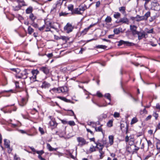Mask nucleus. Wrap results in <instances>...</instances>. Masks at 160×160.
<instances>
[{
	"instance_id": "obj_1",
	"label": "nucleus",
	"mask_w": 160,
	"mask_h": 160,
	"mask_svg": "<svg viewBox=\"0 0 160 160\" xmlns=\"http://www.w3.org/2000/svg\"><path fill=\"white\" fill-rule=\"evenodd\" d=\"M26 70L25 69L22 73H20V70L18 68H11V71L12 72V73L15 75L17 79H25L27 76L26 73Z\"/></svg>"
},
{
	"instance_id": "obj_2",
	"label": "nucleus",
	"mask_w": 160,
	"mask_h": 160,
	"mask_svg": "<svg viewBox=\"0 0 160 160\" xmlns=\"http://www.w3.org/2000/svg\"><path fill=\"white\" fill-rule=\"evenodd\" d=\"M21 83H19V82L18 81H16L15 82V84L16 85V90H14L12 89H11V93H16L17 92L20 91V90H18L19 88H22V85L24 83V82H21Z\"/></svg>"
},
{
	"instance_id": "obj_3",
	"label": "nucleus",
	"mask_w": 160,
	"mask_h": 160,
	"mask_svg": "<svg viewBox=\"0 0 160 160\" xmlns=\"http://www.w3.org/2000/svg\"><path fill=\"white\" fill-rule=\"evenodd\" d=\"M122 44H124V45L128 46H132L134 45V44L132 42H129L128 41H125L122 40H121L118 42V46H119Z\"/></svg>"
},
{
	"instance_id": "obj_4",
	"label": "nucleus",
	"mask_w": 160,
	"mask_h": 160,
	"mask_svg": "<svg viewBox=\"0 0 160 160\" xmlns=\"http://www.w3.org/2000/svg\"><path fill=\"white\" fill-rule=\"evenodd\" d=\"M77 139L78 142L79 143L78 145L82 146L87 144L86 140L82 137H78L77 138Z\"/></svg>"
},
{
	"instance_id": "obj_5",
	"label": "nucleus",
	"mask_w": 160,
	"mask_h": 160,
	"mask_svg": "<svg viewBox=\"0 0 160 160\" xmlns=\"http://www.w3.org/2000/svg\"><path fill=\"white\" fill-rule=\"evenodd\" d=\"M73 28L72 25L69 23H68L64 27V30L66 31V32L67 33H69L70 32H71Z\"/></svg>"
},
{
	"instance_id": "obj_6",
	"label": "nucleus",
	"mask_w": 160,
	"mask_h": 160,
	"mask_svg": "<svg viewBox=\"0 0 160 160\" xmlns=\"http://www.w3.org/2000/svg\"><path fill=\"white\" fill-rule=\"evenodd\" d=\"M136 35L138 36V39L139 40H141L142 38H145V36L147 35L146 33L143 31L142 32H137Z\"/></svg>"
},
{
	"instance_id": "obj_7",
	"label": "nucleus",
	"mask_w": 160,
	"mask_h": 160,
	"mask_svg": "<svg viewBox=\"0 0 160 160\" xmlns=\"http://www.w3.org/2000/svg\"><path fill=\"white\" fill-rule=\"evenodd\" d=\"M116 22L117 23L121 22L122 23L126 24H128L129 23V20L128 19L125 17L121 18L118 21H117Z\"/></svg>"
},
{
	"instance_id": "obj_8",
	"label": "nucleus",
	"mask_w": 160,
	"mask_h": 160,
	"mask_svg": "<svg viewBox=\"0 0 160 160\" xmlns=\"http://www.w3.org/2000/svg\"><path fill=\"white\" fill-rule=\"evenodd\" d=\"M39 73V71L37 70H33L32 71L31 73L32 76L29 77V78L32 79H36L37 75Z\"/></svg>"
},
{
	"instance_id": "obj_9",
	"label": "nucleus",
	"mask_w": 160,
	"mask_h": 160,
	"mask_svg": "<svg viewBox=\"0 0 160 160\" xmlns=\"http://www.w3.org/2000/svg\"><path fill=\"white\" fill-rule=\"evenodd\" d=\"M130 27L132 35L135 36L138 32L137 31V27L134 25H130Z\"/></svg>"
},
{
	"instance_id": "obj_10",
	"label": "nucleus",
	"mask_w": 160,
	"mask_h": 160,
	"mask_svg": "<svg viewBox=\"0 0 160 160\" xmlns=\"http://www.w3.org/2000/svg\"><path fill=\"white\" fill-rule=\"evenodd\" d=\"M11 1H16L18 2V5L14 6H12V9L14 11H18L20 10L22 7V6L19 4L20 0H12Z\"/></svg>"
},
{
	"instance_id": "obj_11",
	"label": "nucleus",
	"mask_w": 160,
	"mask_h": 160,
	"mask_svg": "<svg viewBox=\"0 0 160 160\" xmlns=\"http://www.w3.org/2000/svg\"><path fill=\"white\" fill-rule=\"evenodd\" d=\"M125 127V129H126V134H127L128 131V125L126 123H121L120 124V128L122 130L123 128H124Z\"/></svg>"
},
{
	"instance_id": "obj_12",
	"label": "nucleus",
	"mask_w": 160,
	"mask_h": 160,
	"mask_svg": "<svg viewBox=\"0 0 160 160\" xmlns=\"http://www.w3.org/2000/svg\"><path fill=\"white\" fill-rule=\"evenodd\" d=\"M59 88V93L61 92H67L68 91L67 87L64 86Z\"/></svg>"
},
{
	"instance_id": "obj_13",
	"label": "nucleus",
	"mask_w": 160,
	"mask_h": 160,
	"mask_svg": "<svg viewBox=\"0 0 160 160\" xmlns=\"http://www.w3.org/2000/svg\"><path fill=\"white\" fill-rule=\"evenodd\" d=\"M51 86L50 83H48L46 81H44L42 83V86H41V87L42 88H48L50 87Z\"/></svg>"
},
{
	"instance_id": "obj_14",
	"label": "nucleus",
	"mask_w": 160,
	"mask_h": 160,
	"mask_svg": "<svg viewBox=\"0 0 160 160\" xmlns=\"http://www.w3.org/2000/svg\"><path fill=\"white\" fill-rule=\"evenodd\" d=\"M40 70L46 74H48L49 72V69L46 67H41L40 68Z\"/></svg>"
},
{
	"instance_id": "obj_15",
	"label": "nucleus",
	"mask_w": 160,
	"mask_h": 160,
	"mask_svg": "<svg viewBox=\"0 0 160 160\" xmlns=\"http://www.w3.org/2000/svg\"><path fill=\"white\" fill-rule=\"evenodd\" d=\"M135 18L136 21L137 22H138L142 21L144 20L143 16H140L139 15H137L135 17Z\"/></svg>"
},
{
	"instance_id": "obj_16",
	"label": "nucleus",
	"mask_w": 160,
	"mask_h": 160,
	"mask_svg": "<svg viewBox=\"0 0 160 160\" xmlns=\"http://www.w3.org/2000/svg\"><path fill=\"white\" fill-rule=\"evenodd\" d=\"M47 148H48V149L50 151H56L57 149V148H52L51 146L50 145L49 143H47Z\"/></svg>"
},
{
	"instance_id": "obj_17",
	"label": "nucleus",
	"mask_w": 160,
	"mask_h": 160,
	"mask_svg": "<svg viewBox=\"0 0 160 160\" xmlns=\"http://www.w3.org/2000/svg\"><path fill=\"white\" fill-rule=\"evenodd\" d=\"M151 13L150 12H147L144 16H143L144 20H147L148 18L150 17Z\"/></svg>"
},
{
	"instance_id": "obj_18",
	"label": "nucleus",
	"mask_w": 160,
	"mask_h": 160,
	"mask_svg": "<svg viewBox=\"0 0 160 160\" xmlns=\"http://www.w3.org/2000/svg\"><path fill=\"white\" fill-rule=\"evenodd\" d=\"M99 152L100 154L99 155V158L102 159L104 156L105 152L102 151V150L100 149L99 150Z\"/></svg>"
},
{
	"instance_id": "obj_19",
	"label": "nucleus",
	"mask_w": 160,
	"mask_h": 160,
	"mask_svg": "<svg viewBox=\"0 0 160 160\" xmlns=\"http://www.w3.org/2000/svg\"><path fill=\"white\" fill-rule=\"evenodd\" d=\"M57 97L58 98L61 99L63 100V101H65L66 102L73 103V102H72L71 101V100L67 99L65 98L62 97Z\"/></svg>"
},
{
	"instance_id": "obj_20",
	"label": "nucleus",
	"mask_w": 160,
	"mask_h": 160,
	"mask_svg": "<svg viewBox=\"0 0 160 160\" xmlns=\"http://www.w3.org/2000/svg\"><path fill=\"white\" fill-rule=\"evenodd\" d=\"M97 122H88V125L89 126H91L92 127L94 128L97 126Z\"/></svg>"
},
{
	"instance_id": "obj_21",
	"label": "nucleus",
	"mask_w": 160,
	"mask_h": 160,
	"mask_svg": "<svg viewBox=\"0 0 160 160\" xmlns=\"http://www.w3.org/2000/svg\"><path fill=\"white\" fill-rule=\"evenodd\" d=\"M49 123L50 126L53 127H55L57 125V123L54 120H51Z\"/></svg>"
},
{
	"instance_id": "obj_22",
	"label": "nucleus",
	"mask_w": 160,
	"mask_h": 160,
	"mask_svg": "<svg viewBox=\"0 0 160 160\" xmlns=\"http://www.w3.org/2000/svg\"><path fill=\"white\" fill-rule=\"evenodd\" d=\"M96 145H98L99 147V150L101 149V150H102L103 147H104V145L102 144V143L101 142H95Z\"/></svg>"
},
{
	"instance_id": "obj_23",
	"label": "nucleus",
	"mask_w": 160,
	"mask_h": 160,
	"mask_svg": "<svg viewBox=\"0 0 160 160\" xmlns=\"http://www.w3.org/2000/svg\"><path fill=\"white\" fill-rule=\"evenodd\" d=\"M109 143L111 145L113 144V143L114 137L113 136L111 135L109 136Z\"/></svg>"
},
{
	"instance_id": "obj_24",
	"label": "nucleus",
	"mask_w": 160,
	"mask_h": 160,
	"mask_svg": "<svg viewBox=\"0 0 160 160\" xmlns=\"http://www.w3.org/2000/svg\"><path fill=\"white\" fill-rule=\"evenodd\" d=\"M26 103L25 99L24 98H22V99L21 102H20L19 104L20 106L22 107H23L25 106Z\"/></svg>"
},
{
	"instance_id": "obj_25",
	"label": "nucleus",
	"mask_w": 160,
	"mask_h": 160,
	"mask_svg": "<svg viewBox=\"0 0 160 160\" xmlns=\"http://www.w3.org/2000/svg\"><path fill=\"white\" fill-rule=\"evenodd\" d=\"M59 88H53L50 90L49 91H53L54 92L59 93Z\"/></svg>"
},
{
	"instance_id": "obj_26",
	"label": "nucleus",
	"mask_w": 160,
	"mask_h": 160,
	"mask_svg": "<svg viewBox=\"0 0 160 160\" xmlns=\"http://www.w3.org/2000/svg\"><path fill=\"white\" fill-rule=\"evenodd\" d=\"M73 13L78 14H81L82 13V12H81L79 10L78 8L75 9L73 11Z\"/></svg>"
},
{
	"instance_id": "obj_27",
	"label": "nucleus",
	"mask_w": 160,
	"mask_h": 160,
	"mask_svg": "<svg viewBox=\"0 0 160 160\" xmlns=\"http://www.w3.org/2000/svg\"><path fill=\"white\" fill-rule=\"evenodd\" d=\"M121 14L118 12H115L113 15L114 17L116 19H118L120 17Z\"/></svg>"
},
{
	"instance_id": "obj_28",
	"label": "nucleus",
	"mask_w": 160,
	"mask_h": 160,
	"mask_svg": "<svg viewBox=\"0 0 160 160\" xmlns=\"http://www.w3.org/2000/svg\"><path fill=\"white\" fill-rule=\"evenodd\" d=\"M119 11L122 14H124L126 12L125 7H120L119 8Z\"/></svg>"
},
{
	"instance_id": "obj_29",
	"label": "nucleus",
	"mask_w": 160,
	"mask_h": 160,
	"mask_svg": "<svg viewBox=\"0 0 160 160\" xmlns=\"http://www.w3.org/2000/svg\"><path fill=\"white\" fill-rule=\"evenodd\" d=\"M34 29L29 26L28 28V33L30 35L32 33L34 32Z\"/></svg>"
},
{
	"instance_id": "obj_30",
	"label": "nucleus",
	"mask_w": 160,
	"mask_h": 160,
	"mask_svg": "<svg viewBox=\"0 0 160 160\" xmlns=\"http://www.w3.org/2000/svg\"><path fill=\"white\" fill-rule=\"evenodd\" d=\"M32 11V7H30L27 8L26 10V12L27 14L31 13Z\"/></svg>"
},
{
	"instance_id": "obj_31",
	"label": "nucleus",
	"mask_w": 160,
	"mask_h": 160,
	"mask_svg": "<svg viewBox=\"0 0 160 160\" xmlns=\"http://www.w3.org/2000/svg\"><path fill=\"white\" fill-rule=\"evenodd\" d=\"M29 17V18L32 21H34L36 18V16H34L32 13L30 14Z\"/></svg>"
},
{
	"instance_id": "obj_32",
	"label": "nucleus",
	"mask_w": 160,
	"mask_h": 160,
	"mask_svg": "<svg viewBox=\"0 0 160 160\" xmlns=\"http://www.w3.org/2000/svg\"><path fill=\"white\" fill-rule=\"evenodd\" d=\"M112 20V18L110 16H108L105 21L106 23H109L111 22Z\"/></svg>"
},
{
	"instance_id": "obj_33",
	"label": "nucleus",
	"mask_w": 160,
	"mask_h": 160,
	"mask_svg": "<svg viewBox=\"0 0 160 160\" xmlns=\"http://www.w3.org/2000/svg\"><path fill=\"white\" fill-rule=\"evenodd\" d=\"M102 125H101L100 126L98 127V128H97L96 126V127H95V131L96 132H101L102 133H103L102 130L101 128V126Z\"/></svg>"
},
{
	"instance_id": "obj_34",
	"label": "nucleus",
	"mask_w": 160,
	"mask_h": 160,
	"mask_svg": "<svg viewBox=\"0 0 160 160\" xmlns=\"http://www.w3.org/2000/svg\"><path fill=\"white\" fill-rule=\"evenodd\" d=\"M96 151L95 149V147L93 145H92L90 148L89 149V152L90 153H92L93 152H95Z\"/></svg>"
},
{
	"instance_id": "obj_35",
	"label": "nucleus",
	"mask_w": 160,
	"mask_h": 160,
	"mask_svg": "<svg viewBox=\"0 0 160 160\" xmlns=\"http://www.w3.org/2000/svg\"><path fill=\"white\" fill-rule=\"evenodd\" d=\"M4 145L5 147L7 148H9V144L8 141L6 139H4Z\"/></svg>"
},
{
	"instance_id": "obj_36",
	"label": "nucleus",
	"mask_w": 160,
	"mask_h": 160,
	"mask_svg": "<svg viewBox=\"0 0 160 160\" xmlns=\"http://www.w3.org/2000/svg\"><path fill=\"white\" fill-rule=\"evenodd\" d=\"M138 121L137 118L136 117L133 118L131 122V124H133L137 122Z\"/></svg>"
},
{
	"instance_id": "obj_37",
	"label": "nucleus",
	"mask_w": 160,
	"mask_h": 160,
	"mask_svg": "<svg viewBox=\"0 0 160 160\" xmlns=\"http://www.w3.org/2000/svg\"><path fill=\"white\" fill-rule=\"evenodd\" d=\"M113 120H110L107 123V126L109 127H111L112 126Z\"/></svg>"
},
{
	"instance_id": "obj_38",
	"label": "nucleus",
	"mask_w": 160,
	"mask_h": 160,
	"mask_svg": "<svg viewBox=\"0 0 160 160\" xmlns=\"http://www.w3.org/2000/svg\"><path fill=\"white\" fill-rule=\"evenodd\" d=\"M104 97L108 99L110 101H111V95L109 93L105 94L104 95Z\"/></svg>"
},
{
	"instance_id": "obj_39",
	"label": "nucleus",
	"mask_w": 160,
	"mask_h": 160,
	"mask_svg": "<svg viewBox=\"0 0 160 160\" xmlns=\"http://www.w3.org/2000/svg\"><path fill=\"white\" fill-rule=\"evenodd\" d=\"M107 116L106 114H102L100 115L99 117V119L100 120H102L103 119H105L107 117Z\"/></svg>"
},
{
	"instance_id": "obj_40",
	"label": "nucleus",
	"mask_w": 160,
	"mask_h": 160,
	"mask_svg": "<svg viewBox=\"0 0 160 160\" xmlns=\"http://www.w3.org/2000/svg\"><path fill=\"white\" fill-rule=\"evenodd\" d=\"M134 148L133 149L132 151V153L133 154L134 153H137L136 151H138L139 149V148L138 147H137L136 145H134Z\"/></svg>"
},
{
	"instance_id": "obj_41",
	"label": "nucleus",
	"mask_w": 160,
	"mask_h": 160,
	"mask_svg": "<svg viewBox=\"0 0 160 160\" xmlns=\"http://www.w3.org/2000/svg\"><path fill=\"white\" fill-rule=\"evenodd\" d=\"M68 111V114L69 115L73 116V115H74V113L73 111L72 110H67Z\"/></svg>"
},
{
	"instance_id": "obj_42",
	"label": "nucleus",
	"mask_w": 160,
	"mask_h": 160,
	"mask_svg": "<svg viewBox=\"0 0 160 160\" xmlns=\"http://www.w3.org/2000/svg\"><path fill=\"white\" fill-rule=\"evenodd\" d=\"M17 108L14 106V104L11 105V111L12 110L14 111H15L16 110Z\"/></svg>"
},
{
	"instance_id": "obj_43",
	"label": "nucleus",
	"mask_w": 160,
	"mask_h": 160,
	"mask_svg": "<svg viewBox=\"0 0 160 160\" xmlns=\"http://www.w3.org/2000/svg\"><path fill=\"white\" fill-rule=\"evenodd\" d=\"M45 24L46 25H45L46 26V30H45V31L46 32H48V31H50V26H49V23H48V24H46V23H45Z\"/></svg>"
},
{
	"instance_id": "obj_44",
	"label": "nucleus",
	"mask_w": 160,
	"mask_h": 160,
	"mask_svg": "<svg viewBox=\"0 0 160 160\" xmlns=\"http://www.w3.org/2000/svg\"><path fill=\"white\" fill-rule=\"evenodd\" d=\"M79 10L81 12H83L85 10V7L83 6H80L78 8Z\"/></svg>"
},
{
	"instance_id": "obj_45",
	"label": "nucleus",
	"mask_w": 160,
	"mask_h": 160,
	"mask_svg": "<svg viewBox=\"0 0 160 160\" xmlns=\"http://www.w3.org/2000/svg\"><path fill=\"white\" fill-rule=\"evenodd\" d=\"M68 124L71 126H74L75 125V122L73 121H70L68 122Z\"/></svg>"
},
{
	"instance_id": "obj_46",
	"label": "nucleus",
	"mask_w": 160,
	"mask_h": 160,
	"mask_svg": "<svg viewBox=\"0 0 160 160\" xmlns=\"http://www.w3.org/2000/svg\"><path fill=\"white\" fill-rule=\"evenodd\" d=\"M113 32L114 34H118L120 33V30L119 28H115L113 30Z\"/></svg>"
},
{
	"instance_id": "obj_47",
	"label": "nucleus",
	"mask_w": 160,
	"mask_h": 160,
	"mask_svg": "<svg viewBox=\"0 0 160 160\" xmlns=\"http://www.w3.org/2000/svg\"><path fill=\"white\" fill-rule=\"evenodd\" d=\"M96 47L98 48H102L104 49L106 48L107 47L105 45H99L97 46Z\"/></svg>"
},
{
	"instance_id": "obj_48",
	"label": "nucleus",
	"mask_w": 160,
	"mask_h": 160,
	"mask_svg": "<svg viewBox=\"0 0 160 160\" xmlns=\"http://www.w3.org/2000/svg\"><path fill=\"white\" fill-rule=\"evenodd\" d=\"M36 152L38 154V155L41 156V155L44 153V152L43 150H41L40 151H37Z\"/></svg>"
},
{
	"instance_id": "obj_49",
	"label": "nucleus",
	"mask_w": 160,
	"mask_h": 160,
	"mask_svg": "<svg viewBox=\"0 0 160 160\" xmlns=\"http://www.w3.org/2000/svg\"><path fill=\"white\" fill-rule=\"evenodd\" d=\"M90 29V27H88V28H85L84 30H83L82 32V33H83V34H85Z\"/></svg>"
},
{
	"instance_id": "obj_50",
	"label": "nucleus",
	"mask_w": 160,
	"mask_h": 160,
	"mask_svg": "<svg viewBox=\"0 0 160 160\" xmlns=\"http://www.w3.org/2000/svg\"><path fill=\"white\" fill-rule=\"evenodd\" d=\"M156 148L157 149L159 150V152H160V140H159V142L157 143Z\"/></svg>"
},
{
	"instance_id": "obj_51",
	"label": "nucleus",
	"mask_w": 160,
	"mask_h": 160,
	"mask_svg": "<svg viewBox=\"0 0 160 160\" xmlns=\"http://www.w3.org/2000/svg\"><path fill=\"white\" fill-rule=\"evenodd\" d=\"M153 116L155 117V119L156 120L158 117V115L156 112H154L153 114Z\"/></svg>"
},
{
	"instance_id": "obj_52",
	"label": "nucleus",
	"mask_w": 160,
	"mask_h": 160,
	"mask_svg": "<svg viewBox=\"0 0 160 160\" xmlns=\"http://www.w3.org/2000/svg\"><path fill=\"white\" fill-rule=\"evenodd\" d=\"M69 10L72 11L73 9V5L72 4L70 5L68 7Z\"/></svg>"
},
{
	"instance_id": "obj_53",
	"label": "nucleus",
	"mask_w": 160,
	"mask_h": 160,
	"mask_svg": "<svg viewBox=\"0 0 160 160\" xmlns=\"http://www.w3.org/2000/svg\"><path fill=\"white\" fill-rule=\"evenodd\" d=\"M39 132H40L41 134L42 135L44 133V132L43 130V128H41V127H39Z\"/></svg>"
},
{
	"instance_id": "obj_54",
	"label": "nucleus",
	"mask_w": 160,
	"mask_h": 160,
	"mask_svg": "<svg viewBox=\"0 0 160 160\" xmlns=\"http://www.w3.org/2000/svg\"><path fill=\"white\" fill-rule=\"evenodd\" d=\"M113 116L115 118H118L119 116V114L118 112H115L113 114Z\"/></svg>"
},
{
	"instance_id": "obj_55",
	"label": "nucleus",
	"mask_w": 160,
	"mask_h": 160,
	"mask_svg": "<svg viewBox=\"0 0 160 160\" xmlns=\"http://www.w3.org/2000/svg\"><path fill=\"white\" fill-rule=\"evenodd\" d=\"M68 121H67L66 120H61V122H62L64 124H68Z\"/></svg>"
},
{
	"instance_id": "obj_56",
	"label": "nucleus",
	"mask_w": 160,
	"mask_h": 160,
	"mask_svg": "<svg viewBox=\"0 0 160 160\" xmlns=\"http://www.w3.org/2000/svg\"><path fill=\"white\" fill-rule=\"evenodd\" d=\"M45 27H46V26L45 25H43L42 27L39 28H38V29L40 31H41L43 30Z\"/></svg>"
},
{
	"instance_id": "obj_57",
	"label": "nucleus",
	"mask_w": 160,
	"mask_h": 160,
	"mask_svg": "<svg viewBox=\"0 0 160 160\" xmlns=\"http://www.w3.org/2000/svg\"><path fill=\"white\" fill-rule=\"evenodd\" d=\"M20 2H19V3H22V5H21L22 6H22H26V5L25 4V2H24V1L23 0H22V1H20Z\"/></svg>"
},
{
	"instance_id": "obj_58",
	"label": "nucleus",
	"mask_w": 160,
	"mask_h": 160,
	"mask_svg": "<svg viewBox=\"0 0 160 160\" xmlns=\"http://www.w3.org/2000/svg\"><path fill=\"white\" fill-rule=\"evenodd\" d=\"M97 96L99 97H101L102 96V93L99 92V91L97 92Z\"/></svg>"
},
{
	"instance_id": "obj_59",
	"label": "nucleus",
	"mask_w": 160,
	"mask_h": 160,
	"mask_svg": "<svg viewBox=\"0 0 160 160\" xmlns=\"http://www.w3.org/2000/svg\"><path fill=\"white\" fill-rule=\"evenodd\" d=\"M152 118V116L151 115H149L145 119V120L146 121H148L149 120H150Z\"/></svg>"
},
{
	"instance_id": "obj_60",
	"label": "nucleus",
	"mask_w": 160,
	"mask_h": 160,
	"mask_svg": "<svg viewBox=\"0 0 160 160\" xmlns=\"http://www.w3.org/2000/svg\"><path fill=\"white\" fill-rule=\"evenodd\" d=\"M86 130L88 132H90L92 135H93L94 133L92 131H91L90 129L88 128H86Z\"/></svg>"
},
{
	"instance_id": "obj_61",
	"label": "nucleus",
	"mask_w": 160,
	"mask_h": 160,
	"mask_svg": "<svg viewBox=\"0 0 160 160\" xmlns=\"http://www.w3.org/2000/svg\"><path fill=\"white\" fill-rule=\"evenodd\" d=\"M110 155L111 157L112 158H115V157L116 156V155L115 153H110Z\"/></svg>"
},
{
	"instance_id": "obj_62",
	"label": "nucleus",
	"mask_w": 160,
	"mask_h": 160,
	"mask_svg": "<svg viewBox=\"0 0 160 160\" xmlns=\"http://www.w3.org/2000/svg\"><path fill=\"white\" fill-rule=\"evenodd\" d=\"M147 142L148 145L149 146H151L152 145V143L150 140H147Z\"/></svg>"
},
{
	"instance_id": "obj_63",
	"label": "nucleus",
	"mask_w": 160,
	"mask_h": 160,
	"mask_svg": "<svg viewBox=\"0 0 160 160\" xmlns=\"http://www.w3.org/2000/svg\"><path fill=\"white\" fill-rule=\"evenodd\" d=\"M156 108L157 109L160 110V105L159 103L156 104Z\"/></svg>"
},
{
	"instance_id": "obj_64",
	"label": "nucleus",
	"mask_w": 160,
	"mask_h": 160,
	"mask_svg": "<svg viewBox=\"0 0 160 160\" xmlns=\"http://www.w3.org/2000/svg\"><path fill=\"white\" fill-rule=\"evenodd\" d=\"M38 158L40 160H46L44 158L42 157V156L40 155H38Z\"/></svg>"
}]
</instances>
